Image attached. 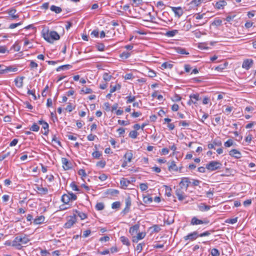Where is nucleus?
Here are the masks:
<instances>
[{
	"mask_svg": "<svg viewBox=\"0 0 256 256\" xmlns=\"http://www.w3.org/2000/svg\"><path fill=\"white\" fill-rule=\"evenodd\" d=\"M30 240L26 234H20L16 236L12 242V246L20 250L22 244H26L30 242Z\"/></svg>",
	"mask_w": 256,
	"mask_h": 256,
	"instance_id": "f257e3e1",
	"label": "nucleus"
},
{
	"mask_svg": "<svg viewBox=\"0 0 256 256\" xmlns=\"http://www.w3.org/2000/svg\"><path fill=\"white\" fill-rule=\"evenodd\" d=\"M43 38L46 40L50 43H52L54 40L60 39V36L57 32L55 31L48 30L47 32L43 34Z\"/></svg>",
	"mask_w": 256,
	"mask_h": 256,
	"instance_id": "f03ea898",
	"label": "nucleus"
},
{
	"mask_svg": "<svg viewBox=\"0 0 256 256\" xmlns=\"http://www.w3.org/2000/svg\"><path fill=\"white\" fill-rule=\"evenodd\" d=\"M222 165V164L218 161H212L206 165V168L214 171L220 169Z\"/></svg>",
	"mask_w": 256,
	"mask_h": 256,
	"instance_id": "7ed1b4c3",
	"label": "nucleus"
},
{
	"mask_svg": "<svg viewBox=\"0 0 256 256\" xmlns=\"http://www.w3.org/2000/svg\"><path fill=\"white\" fill-rule=\"evenodd\" d=\"M190 184V182L188 178H182L179 185L180 187L184 188V190L186 191Z\"/></svg>",
	"mask_w": 256,
	"mask_h": 256,
	"instance_id": "20e7f679",
	"label": "nucleus"
},
{
	"mask_svg": "<svg viewBox=\"0 0 256 256\" xmlns=\"http://www.w3.org/2000/svg\"><path fill=\"white\" fill-rule=\"evenodd\" d=\"M76 215L70 217L67 222L64 224V228H70L76 222Z\"/></svg>",
	"mask_w": 256,
	"mask_h": 256,
	"instance_id": "39448f33",
	"label": "nucleus"
},
{
	"mask_svg": "<svg viewBox=\"0 0 256 256\" xmlns=\"http://www.w3.org/2000/svg\"><path fill=\"white\" fill-rule=\"evenodd\" d=\"M184 192L186 191L184 190V188H182L181 187L176 190V194L178 196V200L182 201L184 199Z\"/></svg>",
	"mask_w": 256,
	"mask_h": 256,
	"instance_id": "423d86ee",
	"label": "nucleus"
},
{
	"mask_svg": "<svg viewBox=\"0 0 256 256\" xmlns=\"http://www.w3.org/2000/svg\"><path fill=\"white\" fill-rule=\"evenodd\" d=\"M198 236V232L196 231H194L192 233L189 234L187 236H184V238L185 240H190L192 241L196 239Z\"/></svg>",
	"mask_w": 256,
	"mask_h": 256,
	"instance_id": "0eeeda50",
	"label": "nucleus"
},
{
	"mask_svg": "<svg viewBox=\"0 0 256 256\" xmlns=\"http://www.w3.org/2000/svg\"><path fill=\"white\" fill-rule=\"evenodd\" d=\"M190 100L188 104L190 105L192 104H196L197 102L200 100V96L198 94H190Z\"/></svg>",
	"mask_w": 256,
	"mask_h": 256,
	"instance_id": "6e6552de",
	"label": "nucleus"
},
{
	"mask_svg": "<svg viewBox=\"0 0 256 256\" xmlns=\"http://www.w3.org/2000/svg\"><path fill=\"white\" fill-rule=\"evenodd\" d=\"M253 60L252 59H246L243 62L242 68L246 70H249L252 66Z\"/></svg>",
	"mask_w": 256,
	"mask_h": 256,
	"instance_id": "1a4fd4ad",
	"label": "nucleus"
},
{
	"mask_svg": "<svg viewBox=\"0 0 256 256\" xmlns=\"http://www.w3.org/2000/svg\"><path fill=\"white\" fill-rule=\"evenodd\" d=\"M172 11L174 13L176 16H177L178 18L181 16L183 14V10L181 7H174L170 6Z\"/></svg>",
	"mask_w": 256,
	"mask_h": 256,
	"instance_id": "9d476101",
	"label": "nucleus"
},
{
	"mask_svg": "<svg viewBox=\"0 0 256 256\" xmlns=\"http://www.w3.org/2000/svg\"><path fill=\"white\" fill-rule=\"evenodd\" d=\"M125 203H126V207L122 212L124 214L128 213L130 210V206L131 204H132L131 199H130V197H128L125 200Z\"/></svg>",
	"mask_w": 256,
	"mask_h": 256,
	"instance_id": "9b49d317",
	"label": "nucleus"
},
{
	"mask_svg": "<svg viewBox=\"0 0 256 256\" xmlns=\"http://www.w3.org/2000/svg\"><path fill=\"white\" fill-rule=\"evenodd\" d=\"M62 167L65 170H68L71 168V164L67 158H62Z\"/></svg>",
	"mask_w": 256,
	"mask_h": 256,
	"instance_id": "f8f14e48",
	"label": "nucleus"
},
{
	"mask_svg": "<svg viewBox=\"0 0 256 256\" xmlns=\"http://www.w3.org/2000/svg\"><path fill=\"white\" fill-rule=\"evenodd\" d=\"M38 123L40 124H42V128L44 129V132H42V133L44 134V135L48 134V124L47 122H45L44 121H43L42 120H40L38 121Z\"/></svg>",
	"mask_w": 256,
	"mask_h": 256,
	"instance_id": "ddd939ff",
	"label": "nucleus"
},
{
	"mask_svg": "<svg viewBox=\"0 0 256 256\" xmlns=\"http://www.w3.org/2000/svg\"><path fill=\"white\" fill-rule=\"evenodd\" d=\"M208 221H202V220H198L196 217H194L191 220L190 224L192 225H198L203 224H208Z\"/></svg>",
	"mask_w": 256,
	"mask_h": 256,
	"instance_id": "4468645a",
	"label": "nucleus"
},
{
	"mask_svg": "<svg viewBox=\"0 0 256 256\" xmlns=\"http://www.w3.org/2000/svg\"><path fill=\"white\" fill-rule=\"evenodd\" d=\"M229 154L232 156L236 158H240L242 156L241 153L236 149H233L231 150Z\"/></svg>",
	"mask_w": 256,
	"mask_h": 256,
	"instance_id": "2eb2a0df",
	"label": "nucleus"
},
{
	"mask_svg": "<svg viewBox=\"0 0 256 256\" xmlns=\"http://www.w3.org/2000/svg\"><path fill=\"white\" fill-rule=\"evenodd\" d=\"M222 144V142L220 140H214L212 143L209 144L208 145V147L209 149H212L214 148V146H220Z\"/></svg>",
	"mask_w": 256,
	"mask_h": 256,
	"instance_id": "dca6fc26",
	"label": "nucleus"
},
{
	"mask_svg": "<svg viewBox=\"0 0 256 256\" xmlns=\"http://www.w3.org/2000/svg\"><path fill=\"white\" fill-rule=\"evenodd\" d=\"M227 4L226 2L224 0H219L217 2L214 6V7L218 9H223L224 7Z\"/></svg>",
	"mask_w": 256,
	"mask_h": 256,
	"instance_id": "f3484780",
	"label": "nucleus"
},
{
	"mask_svg": "<svg viewBox=\"0 0 256 256\" xmlns=\"http://www.w3.org/2000/svg\"><path fill=\"white\" fill-rule=\"evenodd\" d=\"M24 77H18L14 80L15 85L18 88H22L23 86Z\"/></svg>",
	"mask_w": 256,
	"mask_h": 256,
	"instance_id": "a211bd4d",
	"label": "nucleus"
},
{
	"mask_svg": "<svg viewBox=\"0 0 256 256\" xmlns=\"http://www.w3.org/2000/svg\"><path fill=\"white\" fill-rule=\"evenodd\" d=\"M139 225L138 224H135L133 226H132L130 227L129 230L130 233L132 235H134L138 232V229H139Z\"/></svg>",
	"mask_w": 256,
	"mask_h": 256,
	"instance_id": "6ab92c4d",
	"label": "nucleus"
},
{
	"mask_svg": "<svg viewBox=\"0 0 256 256\" xmlns=\"http://www.w3.org/2000/svg\"><path fill=\"white\" fill-rule=\"evenodd\" d=\"M168 169L170 171L176 172L178 170V168L176 166L175 162L172 161L169 164Z\"/></svg>",
	"mask_w": 256,
	"mask_h": 256,
	"instance_id": "aec40b11",
	"label": "nucleus"
},
{
	"mask_svg": "<svg viewBox=\"0 0 256 256\" xmlns=\"http://www.w3.org/2000/svg\"><path fill=\"white\" fill-rule=\"evenodd\" d=\"M130 184V182L124 178H122L120 181V184L122 188H126Z\"/></svg>",
	"mask_w": 256,
	"mask_h": 256,
	"instance_id": "412c9836",
	"label": "nucleus"
},
{
	"mask_svg": "<svg viewBox=\"0 0 256 256\" xmlns=\"http://www.w3.org/2000/svg\"><path fill=\"white\" fill-rule=\"evenodd\" d=\"M44 216H40L34 219V222L36 224H41L44 221Z\"/></svg>",
	"mask_w": 256,
	"mask_h": 256,
	"instance_id": "4be33fe9",
	"label": "nucleus"
},
{
	"mask_svg": "<svg viewBox=\"0 0 256 256\" xmlns=\"http://www.w3.org/2000/svg\"><path fill=\"white\" fill-rule=\"evenodd\" d=\"M198 208L200 211L204 212L208 210L210 208V206L206 205L204 204H200L198 206Z\"/></svg>",
	"mask_w": 256,
	"mask_h": 256,
	"instance_id": "5701e85b",
	"label": "nucleus"
},
{
	"mask_svg": "<svg viewBox=\"0 0 256 256\" xmlns=\"http://www.w3.org/2000/svg\"><path fill=\"white\" fill-rule=\"evenodd\" d=\"M75 212L76 214L74 215L79 216L82 220H84L86 218V214L82 212L76 210Z\"/></svg>",
	"mask_w": 256,
	"mask_h": 256,
	"instance_id": "b1692460",
	"label": "nucleus"
},
{
	"mask_svg": "<svg viewBox=\"0 0 256 256\" xmlns=\"http://www.w3.org/2000/svg\"><path fill=\"white\" fill-rule=\"evenodd\" d=\"M110 93H113L116 92V90H119L120 89L121 86L119 84H116L115 86H113L112 84L110 86Z\"/></svg>",
	"mask_w": 256,
	"mask_h": 256,
	"instance_id": "393cba45",
	"label": "nucleus"
},
{
	"mask_svg": "<svg viewBox=\"0 0 256 256\" xmlns=\"http://www.w3.org/2000/svg\"><path fill=\"white\" fill-rule=\"evenodd\" d=\"M16 12V9H11L8 12V14L12 18V19H16L18 18V16L15 14Z\"/></svg>",
	"mask_w": 256,
	"mask_h": 256,
	"instance_id": "a878e982",
	"label": "nucleus"
},
{
	"mask_svg": "<svg viewBox=\"0 0 256 256\" xmlns=\"http://www.w3.org/2000/svg\"><path fill=\"white\" fill-rule=\"evenodd\" d=\"M68 194H64L62 196V201L65 204H68L70 202V198Z\"/></svg>",
	"mask_w": 256,
	"mask_h": 256,
	"instance_id": "bb28decb",
	"label": "nucleus"
},
{
	"mask_svg": "<svg viewBox=\"0 0 256 256\" xmlns=\"http://www.w3.org/2000/svg\"><path fill=\"white\" fill-rule=\"evenodd\" d=\"M39 194H46L48 192V189L46 188L40 187L37 188Z\"/></svg>",
	"mask_w": 256,
	"mask_h": 256,
	"instance_id": "cd10ccee",
	"label": "nucleus"
},
{
	"mask_svg": "<svg viewBox=\"0 0 256 256\" xmlns=\"http://www.w3.org/2000/svg\"><path fill=\"white\" fill-rule=\"evenodd\" d=\"M173 66V64L168 62H164L161 68L162 69H166V68H169L171 69Z\"/></svg>",
	"mask_w": 256,
	"mask_h": 256,
	"instance_id": "c85d7f7f",
	"label": "nucleus"
},
{
	"mask_svg": "<svg viewBox=\"0 0 256 256\" xmlns=\"http://www.w3.org/2000/svg\"><path fill=\"white\" fill-rule=\"evenodd\" d=\"M120 240L124 244H126L127 246L130 245V242L128 238L124 236H122L120 237Z\"/></svg>",
	"mask_w": 256,
	"mask_h": 256,
	"instance_id": "c756f323",
	"label": "nucleus"
},
{
	"mask_svg": "<svg viewBox=\"0 0 256 256\" xmlns=\"http://www.w3.org/2000/svg\"><path fill=\"white\" fill-rule=\"evenodd\" d=\"M178 33V30H174L170 31H168L166 33V36L168 37H172Z\"/></svg>",
	"mask_w": 256,
	"mask_h": 256,
	"instance_id": "7c9ffc66",
	"label": "nucleus"
},
{
	"mask_svg": "<svg viewBox=\"0 0 256 256\" xmlns=\"http://www.w3.org/2000/svg\"><path fill=\"white\" fill-rule=\"evenodd\" d=\"M71 68H72V66H70V64L63 65V66H58L56 68V71L59 72L62 70H66L70 69Z\"/></svg>",
	"mask_w": 256,
	"mask_h": 256,
	"instance_id": "2f4dec72",
	"label": "nucleus"
},
{
	"mask_svg": "<svg viewBox=\"0 0 256 256\" xmlns=\"http://www.w3.org/2000/svg\"><path fill=\"white\" fill-rule=\"evenodd\" d=\"M50 10L52 12H54L56 14H59L62 12V8L60 7L56 6H52L50 8Z\"/></svg>",
	"mask_w": 256,
	"mask_h": 256,
	"instance_id": "473e14b6",
	"label": "nucleus"
},
{
	"mask_svg": "<svg viewBox=\"0 0 256 256\" xmlns=\"http://www.w3.org/2000/svg\"><path fill=\"white\" fill-rule=\"evenodd\" d=\"M143 201L145 204H149L152 202V198L150 196H146L143 197Z\"/></svg>",
	"mask_w": 256,
	"mask_h": 256,
	"instance_id": "72a5a7b5",
	"label": "nucleus"
},
{
	"mask_svg": "<svg viewBox=\"0 0 256 256\" xmlns=\"http://www.w3.org/2000/svg\"><path fill=\"white\" fill-rule=\"evenodd\" d=\"M103 80L106 82H109L112 78V76L109 74L107 72H104L102 76Z\"/></svg>",
	"mask_w": 256,
	"mask_h": 256,
	"instance_id": "f704fd0d",
	"label": "nucleus"
},
{
	"mask_svg": "<svg viewBox=\"0 0 256 256\" xmlns=\"http://www.w3.org/2000/svg\"><path fill=\"white\" fill-rule=\"evenodd\" d=\"M132 152H126L125 154L124 157L127 160L126 162H130L132 160Z\"/></svg>",
	"mask_w": 256,
	"mask_h": 256,
	"instance_id": "c9c22d12",
	"label": "nucleus"
},
{
	"mask_svg": "<svg viewBox=\"0 0 256 256\" xmlns=\"http://www.w3.org/2000/svg\"><path fill=\"white\" fill-rule=\"evenodd\" d=\"M105 50V46L103 43L97 42V50L100 51H104Z\"/></svg>",
	"mask_w": 256,
	"mask_h": 256,
	"instance_id": "e433bc0d",
	"label": "nucleus"
},
{
	"mask_svg": "<svg viewBox=\"0 0 256 256\" xmlns=\"http://www.w3.org/2000/svg\"><path fill=\"white\" fill-rule=\"evenodd\" d=\"M202 2L201 0H193L190 2V4L194 6H200Z\"/></svg>",
	"mask_w": 256,
	"mask_h": 256,
	"instance_id": "4c0bfd02",
	"label": "nucleus"
},
{
	"mask_svg": "<svg viewBox=\"0 0 256 256\" xmlns=\"http://www.w3.org/2000/svg\"><path fill=\"white\" fill-rule=\"evenodd\" d=\"M138 135V133L136 132V130H132V131L130 132L129 134V136L132 138H136Z\"/></svg>",
	"mask_w": 256,
	"mask_h": 256,
	"instance_id": "58836bf2",
	"label": "nucleus"
},
{
	"mask_svg": "<svg viewBox=\"0 0 256 256\" xmlns=\"http://www.w3.org/2000/svg\"><path fill=\"white\" fill-rule=\"evenodd\" d=\"M39 129V126L36 123H34L30 128V130L34 132H38V131Z\"/></svg>",
	"mask_w": 256,
	"mask_h": 256,
	"instance_id": "ea45409f",
	"label": "nucleus"
},
{
	"mask_svg": "<svg viewBox=\"0 0 256 256\" xmlns=\"http://www.w3.org/2000/svg\"><path fill=\"white\" fill-rule=\"evenodd\" d=\"M222 24V20L218 18H216L212 22V24L216 26H220Z\"/></svg>",
	"mask_w": 256,
	"mask_h": 256,
	"instance_id": "a19ab883",
	"label": "nucleus"
},
{
	"mask_svg": "<svg viewBox=\"0 0 256 256\" xmlns=\"http://www.w3.org/2000/svg\"><path fill=\"white\" fill-rule=\"evenodd\" d=\"M211 254L212 256H219L220 254L218 249L214 248L212 250Z\"/></svg>",
	"mask_w": 256,
	"mask_h": 256,
	"instance_id": "79ce46f5",
	"label": "nucleus"
},
{
	"mask_svg": "<svg viewBox=\"0 0 256 256\" xmlns=\"http://www.w3.org/2000/svg\"><path fill=\"white\" fill-rule=\"evenodd\" d=\"M70 187L73 190L78 192L80 191L79 188L78 187V186L74 182H72L70 184Z\"/></svg>",
	"mask_w": 256,
	"mask_h": 256,
	"instance_id": "37998d69",
	"label": "nucleus"
},
{
	"mask_svg": "<svg viewBox=\"0 0 256 256\" xmlns=\"http://www.w3.org/2000/svg\"><path fill=\"white\" fill-rule=\"evenodd\" d=\"M120 206V202H115L112 204V208L113 209L118 208Z\"/></svg>",
	"mask_w": 256,
	"mask_h": 256,
	"instance_id": "c03bdc74",
	"label": "nucleus"
},
{
	"mask_svg": "<svg viewBox=\"0 0 256 256\" xmlns=\"http://www.w3.org/2000/svg\"><path fill=\"white\" fill-rule=\"evenodd\" d=\"M110 237L108 236H102L99 239V241L101 242L102 243H103L104 242H106L110 240Z\"/></svg>",
	"mask_w": 256,
	"mask_h": 256,
	"instance_id": "a18cd8bd",
	"label": "nucleus"
},
{
	"mask_svg": "<svg viewBox=\"0 0 256 256\" xmlns=\"http://www.w3.org/2000/svg\"><path fill=\"white\" fill-rule=\"evenodd\" d=\"M145 244L144 243L138 244L136 248V250L138 251V253L140 252L142 250V247L144 246Z\"/></svg>",
	"mask_w": 256,
	"mask_h": 256,
	"instance_id": "49530a36",
	"label": "nucleus"
},
{
	"mask_svg": "<svg viewBox=\"0 0 256 256\" xmlns=\"http://www.w3.org/2000/svg\"><path fill=\"white\" fill-rule=\"evenodd\" d=\"M126 99L127 100L126 103L128 104V103H130L132 102H134L136 99V97L134 96H128L126 98Z\"/></svg>",
	"mask_w": 256,
	"mask_h": 256,
	"instance_id": "de8ad7c7",
	"label": "nucleus"
},
{
	"mask_svg": "<svg viewBox=\"0 0 256 256\" xmlns=\"http://www.w3.org/2000/svg\"><path fill=\"white\" fill-rule=\"evenodd\" d=\"M6 52L8 53L9 50H8L6 47V46H0V54H5Z\"/></svg>",
	"mask_w": 256,
	"mask_h": 256,
	"instance_id": "09e8293b",
	"label": "nucleus"
},
{
	"mask_svg": "<svg viewBox=\"0 0 256 256\" xmlns=\"http://www.w3.org/2000/svg\"><path fill=\"white\" fill-rule=\"evenodd\" d=\"M140 188L142 191L146 190L148 188L147 184L142 183L140 184Z\"/></svg>",
	"mask_w": 256,
	"mask_h": 256,
	"instance_id": "8fccbe9b",
	"label": "nucleus"
},
{
	"mask_svg": "<svg viewBox=\"0 0 256 256\" xmlns=\"http://www.w3.org/2000/svg\"><path fill=\"white\" fill-rule=\"evenodd\" d=\"M177 52L180 54H188V52H187L186 49L182 48H180L178 50Z\"/></svg>",
	"mask_w": 256,
	"mask_h": 256,
	"instance_id": "3c124183",
	"label": "nucleus"
},
{
	"mask_svg": "<svg viewBox=\"0 0 256 256\" xmlns=\"http://www.w3.org/2000/svg\"><path fill=\"white\" fill-rule=\"evenodd\" d=\"M68 194L69 195V197L70 198V201L75 200H76L77 196L76 194H74L73 193H68Z\"/></svg>",
	"mask_w": 256,
	"mask_h": 256,
	"instance_id": "603ef678",
	"label": "nucleus"
},
{
	"mask_svg": "<svg viewBox=\"0 0 256 256\" xmlns=\"http://www.w3.org/2000/svg\"><path fill=\"white\" fill-rule=\"evenodd\" d=\"M130 56V54L128 52H123L120 54V56L122 58H124L125 59L128 58Z\"/></svg>",
	"mask_w": 256,
	"mask_h": 256,
	"instance_id": "864d4df0",
	"label": "nucleus"
},
{
	"mask_svg": "<svg viewBox=\"0 0 256 256\" xmlns=\"http://www.w3.org/2000/svg\"><path fill=\"white\" fill-rule=\"evenodd\" d=\"M148 76L150 78H154L156 76V73L154 70H150L148 71Z\"/></svg>",
	"mask_w": 256,
	"mask_h": 256,
	"instance_id": "5fc2aeb1",
	"label": "nucleus"
},
{
	"mask_svg": "<svg viewBox=\"0 0 256 256\" xmlns=\"http://www.w3.org/2000/svg\"><path fill=\"white\" fill-rule=\"evenodd\" d=\"M233 144V142L232 140H228L224 142V146L226 147H230Z\"/></svg>",
	"mask_w": 256,
	"mask_h": 256,
	"instance_id": "6e6d98bb",
	"label": "nucleus"
},
{
	"mask_svg": "<svg viewBox=\"0 0 256 256\" xmlns=\"http://www.w3.org/2000/svg\"><path fill=\"white\" fill-rule=\"evenodd\" d=\"M214 192V189L212 190H210L209 191L206 192V196L208 198H212Z\"/></svg>",
	"mask_w": 256,
	"mask_h": 256,
	"instance_id": "4d7b16f0",
	"label": "nucleus"
},
{
	"mask_svg": "<svg viewBox=\"0 0 256 256\" xmlns=\"http://www.w3.org/2000/svg\"><path fill=\"white\" fill-rule=\"evenodd\" d=\"M237 221H238V218H234L228 219V220H227L226 222L231 224H234L236 223L237 222Z\"/></svg>",
	"mask_w": 256,
	"mask_h": 256,
	"instance_id": "13d9d810",
	"label": "nucleus"
},
{
	"mask_svg": "<svg viewBox=\"0 0 256 256\" xmlns=\"http://www.w3.org/2000/svg\"><path fill=\"white\" fill-rule=\"evenodd\" d=\"M106 161L104 160H100V162H97V166H99L102 168H103L106 166Z\"/></svg>",
	"mask_w": 256,
	"mask_h": 256,
	"instance_id": "bf43d9fd",
	"label": "nucleus"
},
{
	"mask_svg": "<svg viewBox=\"0 0 256 256\" xmlns=\"http://www.w3.org/2000/svg\"><path fill=\"white\" fill-rule=\"evenodd\" d=\"M145 236H146L145 233L139 232L137 235V237H136L137 240H142L144 238Z\"/></svg>",
	"mask_w": 256,
	"mask_h": 256,
	"instance_id": "052dcab7",
	"label": "nucleus"
},
{
	"mask_svg": "<svg viewBox=\"0 0 256 256\" xmlns=\"http://www.w3.org/2000/svg\"><path fill=\"white\" fill-rule=\"evenodd\" d=\"M118 122L119 124H120L122 126H126V125H128L130 124L129 122L125 121L124 120H118Z\"/></svg>",
	"mask_w": 256,
	"mask_h": 256,
	"instance_id": "680f3d73",
	"label": "nucleus"
},
{
	"mask_svg": "<svg viewBox=\"0 0 256 256\" xmlns=\"http://www.w3.org/2000/svg\"><path fill=\"white\" fill-rule=\"evenodd\" d=\"M104 205L102 202L97 203V210H102L104 208Z\"/></svg>",
	"mask_w": 256,
	"mask_h": 256,
	"instance_id": "e2e57ef3",
	"label": "nucleus"
},
{
	"mask_svg": "<svg viewBox=\"0 0 256 256\" xmlns=\"http://www.w3.org/2000/svg\"><path fill=\"white\" fill-rule=\"evenodd\" d=\"M21 24H22V23L20 22H18V23H16V24H12L10 25L9 28L10 29H13Z\"/></svg>",
	"mask_w": 256,
	"mask_h": 256,
	"instance_id": "0e129e2a",
	"label": "nucleus"
},
{
	"mask_svg": "<svg viewBox=\"0 0 256 256\" xmlns=\"http://www.w3.org/2000/svg\"><path fill=\"white\" fill-rule=\"evenodd\" d=\"M108 176H107L106 174H101L99 176H98V178L102 180V181H104L105 180L106 178H107Z\"/></svg>",
	"mask_w": 256,
	"mask_h": 256,
	"instance_id": "69168bd1",
	"label": "nucleus"
},
{
	"mask_svg": "<svg viewBox=\"0 0 256 256\" xmlns=\"http://www.w3.org/2000/svg\"><path fill=\"white\" fill-rule=\"evenodd\" d=\"M205 15V14L204 13L202 14H196V15L194 16L196 18V20H200V19H202L204 18V16Z\"/></svg>",
	"mask_w": 256,
	"mask_h": 256,
	"instance_id": "338daca9",
	"label": "nucleus"
},
{
	"mask_svg": "<svg viewBox=\"0 0 256 256\" xmlns=\"http://www.w3.org/2000/svg\"><path fill=\"white\" fill-rule=\"evenodd\" d=\"M181 98H182L178 94H176L174 96L172 100L176 101V102H178L181 100Z\"/></svg>",
	"mask_w": 256,
	"mask_h": 256,
	"instance_id": "774afa93",
	"label": "nucleus"
}]
</instances>
